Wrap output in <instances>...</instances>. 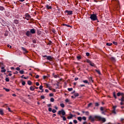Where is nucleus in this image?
Returning <instances> with one entry per match:
<instances>
[{
  "label": "nucleus",
  "instance_id": "nucleus-23",
  "mask_svg": "<svg viewBox=\"0 0 124 124\" xmlns=\"http://www.w3.org/2000/svg\"><path fill=\"white\" fill-rule=\"evenodd\" d=\"M37 34L38 35H40L41 34V31L40 30H37Z\"/></svg>",
  "mask_w": 124,
  "mask_h": 124
},
{
  "label": "nucleus",
  "instance_id": "nucleus-53",
  "mask_svg": "<svg viewBox=\"0 0 124 124\" xmlns=\"http://www.w3.org/2000/svg\"><path fill=\"white\" fill-rule=\"evenodd\" d=\"M6 71V70H5V69H4L1 70V72H5Z\"/></svg>",
  "mask_w": 124,
  "mask_h": 124
},
{
  "label": "nucleus",
  "instance_id": "nucleus-18",
  "mask_svg": "<svg viewBox=\"0 0 124 124\" xmlns=\"http://www.w3.org/2000/svg\"><path fill=\"white\" fill-rule=\"evenodd\" d=\"M0 10L1 11H4V10H5V9L3 6H0Z\"/></svg>",
  "mask_w": 124,
  "mask_h": 124
},
{
  "label": "nucleus",
  "instance_id": "nucleus-56",
  "mask_svg": "<svg viewBox=\"0 0 124 124\" xmlns=\"http://www.w3.org/2000/svg\"><path fill=\"white\" fill-rule=\"evenodd\" d=\"M7 47L10 48V49H11V48H12V46H10V45H7Z\"/></svg>",
  "mask_w": 124,
  "mask_h": 124
},
{
  "label": "nucleus",
  "instance_id": "nucleus-37",
  "mask_svg": "<svg viewBox=\"0 0 124 124\" xmlns=\"http://www.w3.org/2000/svg\"><path fill=\"white\" fill-rule=\"evenodd\" d=\"M50 101L51 102H54V101H55V99H54V98H51Z\"/></svg>",
  "mask_w": 124,
  "mask_h": 124
},
{
  "label": "nucleus",
  "instance_id": "nucleus-11",
  "mask_svg": "<svg viewBox=\"0 0 124 124\" xmlns=\"http://www.w3.org/2000/svg\"><path fill=\"white\" fill-rule=\"evenodd\" d=\"M45 7H46V9H48V10H50V9H52V6H49L48 4H46L45 6Z\"/></svg>",
  "mask_w": 124,
  "mask_h": 124
},
{
  "label": "nucleus",
  "instance_id": "nucleus-29",
  "mask_svg": "<svg viewBox=\"0 0 124 124\" xmlns=\"http://www.w3.org/2000/svg\"><path fill=\"white\" fill-rule=\"evenodd\" d=\"M112 44V43H107L106 45L107 46H111Z\"/></svg>",
  "mask_w": 124,
  "mask_h": 124
},
{
  "label": "nucleus",
  "instance_id": "nucleus-62",
  "mask_svg": "<svg viewBox=\"0 0 124 124\" xmlns=\"http://www.w3.org/2000/svg\"><path fill=\"white\" fill-rule=\"evenodd\" d=\"M53 76H54V78H57L58 77V75H54Z\"/></svg>",
  "mask_w": 124,
  "mask_h": 124
},
{
  "label": "nucleus",
  "instance_id": "nucleus-38",
  "mask_svg": "<svg viewBox=\"0 0 124 124\" xmlns=\"http://www.w3.org/2000/svg\"><path fill=\"white\" fill-rule=\"evenodd\" d=\"M85 114L86 116H89V115H90V112L89 111H86Z\"/></svg>",
  "mask_w": 124,
  "mask_h": 124
},
{
  "label": "nucleus",
  "instance_id": "nucleus-5",
  "mask_svg": "<svg viewBox=\"0 0 124 124\" xmlns=\"http://www.w3.org/2000/svg\"><path fill=\"white\" fill-rule=\"evenodd\" d=\"M86 62H88V63H89L90 65L91 66L95 67V65L93 62H91L90 60L87 59Z\"/></svg>",
  "mask_w": 124,
  "mask_h": 124
},
{
  "label": "nucleus",
  "instance_id": "nucleus-19",
  "mask_svg": "<svg viewBox=\"0 0 124 124\" xmlns=\"http://www.w3.org/2000/svg\"><path fill=\"white\" fill-rule=\"evenodd\" d=\"M95 71L96 72H97V73H98V74H99V75H101V73H100V71L99 70H95Z\"/></svg>",
  "mask_w": 124,
  "mask_h": 124
},
{
  "label": "nucleus",
  "instance_id": "nucleus-15",
  "mask_svg": "<svg viewBox=\"0 0 124 124\" xmlns=\"http://www.w3.org/2000/svg\"><path fill=\"white\" fill-rule=\"evenodd\" d=\"M118 100H119V101H121V102H124V95L122 96V97H121V99H118Z\"/></svg>",
  "mask_w": 124,
  "mask_h": 124
},
{
  "label": "nucleus",
  "instance_id": "nucleus-32",
  "mask_svg": "<svg viewBox=\"0 0 124 124\" xmlns=\"http://www.w3.org/2000/svg\"><path fill=\"white\" fill-rule=\"evenodd\" d=\"M113 97L115 98V99H117V96L116 95V93H113Z\"/></svg>",
  "mask_w": 124,
  "mask_h": 124
},
{
  "label": "nucleus",
  "instance_id": "nucleus-41",
  "mask_svg": "<svg viewBox=\"0 0 124 124\" xmlns=\"http://www.w3.org/2000/svg\"><path fill=\"white\" fill-rule=\"evenodd\" d=\"M112 43L114 45H116V46L118 45V43L117 42H113Z\"/></svg>",
  "mask_w": 124,
  "mask_h": 124
},
{
  "label": "nucleus",
  "instance_id": "nucleus-12",
  "mask_svg": "<svg viewBox=\"0 0 124 124\" xmlns=\"http://www.w3.org/2000/svg\"><path fill=\"white\" fill-rule=\"evenodd\" d=\"M46 59L48 61H50V62H52V60H53V57H52V56H48L47 57Z\"/></svg>",
  "mask_w": 124,
  "mask_h": 124
},
{
  "label": "nucleus",
  "instance_id": "nucleus-55",
  "mask_svg": "<svg viewBox=\"0 0 124 124\" xmlns=\"http://www.w3.org/2000/svg\"><path fill=\"white\" fill-rule=\"evenodd\" d=\"M86 55L87 56V57H89V56H90V53L87 52L86 53Z\"/></svg>",
  "mask_w": 124,
  "mask_h": 124
},
{
  "label": "nucleus",
  "instance_id": "nucleus-45",
  "mask_svg": "<svg viewBox=\"0 0 124 124\" xmlns=\"http://www.w3.org/2000/svg\"><path fill=\"white\" fill-rule=\"evenodd\" d=\"M100 110L101 111H104V108L103 107H101L100 108Z\"/></svg>",
  "mask_w": 124,
  "mask_h": 124
},
{
  "label": "nucleus",
  "instance_id": "nucleus-7",
  "mask_svg": "<svg viewBox=\"0 0 124 124\" xmlns=\"http://www.w3.org/2000/svg\"><path fill=\"white\" fill-rule=\"evenodd\" d=\"M116 2V7L117 8H120V1H119L118 0H115Z\"/></svg>",
  "mask_w": 124,
  "mask_h": 124
},
{
  "label": "nucleus",
  "instance_id": "nucleus-30",
  "mask_svg": "<svg viewBox=\"0 0 124 124\" xmlns=\"http://www.w3.org/2000/svg\"><path fill=\"white\" fill-rule=\"evenodd\" d=\"M78 120L79 121V122H81L82 121V117H78Z\"/></svg>",
  "mask_w": 124,
  "mask_h": 124
},
{
  "label": "nucleus",
  "instance_id": "nucleus-52",
  "mask_svg": "<svg viewBox=\"0 0 124 124\" xmlns=\"http://www.w3.org/2000/svg\"><path fill=\"white\" fill-rule=\"evenodd\" d=\"M16 70H17L18 71H20V67H17V68H16Z\"/></svg>",
  "mask_w": 124,
  "mask_h": 124
},
{
  "label": "nucleus",
  "instance_id": "nucleus-14",
  "mask_svg": "<svg viewBox=\"0 0 124 124\" xmlns=\"http://www.w3.org/2000/svg\"><path fill=\"white\" fill-rule=\"evenodd\" d=\"M109 59L113 62H116V58H115V57H110Z\"/></svg>",
  "mask_w": 124,
  "mask_h": 124
},
{
  "label": "nucleus",
  "instance_id": "nucleus-61",
  "mask_svg": "<svg viewBox=\"0 0 124 124\" xmlns=\"http://www.w3.org/2000/svg\"><path fill=\"white\" fill-rule=\"evenodd\" d=\"M32 42H33V43L35 44V43H36V41L35 40H32Z\"/></svg>",
  "mask_w": 124,
  "mask_h": 124
},
{
  "label": "nucleus",
  "instance_id": "nucleus-64",
  "mask_svg": "<svg viewBox=\"0 0 124 124\" xmlns=\"http://www.w3.org/2000/svg\"><path fill=\"white\" fill-rule=\"evenodd\" d=\"M36 85L37 86H39V82H36Z\"/></svg>",
  "mask_w": 124,
  "mask_h": 124
},
{
  "label": "nucleus",
  "instance_id": "nucleus-43",
  "mask_svg": "<svg viewBox=\"0 0 124 124\" xmlns=\"http://www.w3.org/2000/svg\"><path fill=\"white\" fill-rule=\"evenodd\" d=\"M52 31L53 32V33H56V30H55V29H53L52 30Z\"/></svg>",
  "mask_w": 124,
  "mask_h": 124
},
{
  "label": "nucleus",
  "instance_id": "nucleus-4",
  "mask_svg": "<svg viewBox=\"0 0 124 124\" xmlns=\"http://www.w3.org/2000/svg\"><path fill=\"white\" fill-rule=\"evenodd\" d=\"M94 118L95 119H97L99 120V121H102L103 123H105V122H106V119L105 118H102L101 116L96 115L95 116Z\"/></svg>",
  "mask_w": 124,
  "mask_h": 124
},
{
  "label": "nucleus",
  "instance_id": "nucleus-58",
  "mask_svg": "<svg viewBox=\"0 0 124 124\" xmlns=\"http://www.w3.org/2000/svg\"><path fill=\"white\" fill-rule=\"evenodd\" d=\"M54 96V94L51 93L49 94V96L51 97V96Z\"/></svg>",
  "mask_w": 124,
  "mask_h": 124
},
{
  "label": "nucleus",
  "instance_id": "nucleus-50",
  "mask_svg": "<svg viewBox=\"0 0 124 124\" xmlns=\"http://www.w3.org/2000/svg\"><path fill=\"white\" fill-rule=\"evenodd\" d=\"M116 108H117V106H114L113 107V110H116Z\"/></svg>",
  "mask_w": 124,
  "mask_h": 124
},
{
  "label": "nucleus",
  "instance_id": "nucleus-31",
  "mask_svg": "<svg viewBox=\"0 0 124 124\" xmlns=\"http://www.w3.org/2000/svg\"><path fill=\"white\" fill-rule=\"evenodd\" d=\"M67 90H68V91L69 92H71L72 91H73V88H68Z\"/></svg>",
  "mask_w": 124,
  "mask_h": 124
},
{
  "label": "nucleus",
  "instance_id": "nucleus-63",
  "mask_svg": "<svg viewBox=\"0 0 124 124\" xmlns=\"http://www.w3.org/2000/svg\"><path fill=\"white\" fill-rule=\"evenodd\" d=\"M4 90H5L6 92H9V89H5V88H4Z\"/></svg>",
  "mask_w": 124,
  "mask_h": 124
},
{
  "label": "nucleus",
  "instance_id": "nucleus-47",
  "mask_svg": "<svg viewBox=\"0 0 124 124\" xmlns=\"http://www.w3.org/2000/svg\"><path fill=\"white\" fill-rule=\"evenodd\" d=\"M82 120H83L84 121H86V120H87V118H86V117L83 116L82 117Z\"/></svg>",
  "mask_w": 124,
  "mask_h": 124
},
{
  "label": "nucleus",
  "instance_id": "nucleus-44",
  "mask_svg": "<svg viewBox=\"0 0 124 124\" xmlns=\"http://www.w3.org/2000/svg\"><path fill=\"white\" fill-rule=\"evenodd\" d=\"M48 44V45H52V41H49Z\"/></svg>",
  "mask_w": 124,
  "mask_h": 124
},
{
  "label": "nucleus",
  "instance_id": "nucleus-39",
  "mask_svg": "<svg viewBox=\"0 0 124 124\" xmlns=\"http://www.w3.org/2000/svg\"><path fill=\"white\" fill-rule=\"evenodd\" d=\"M22 86H25L26 85V82L24 81H22Z\"/></svg>",
  "mask_w": 124,
  "mask_h": 124
},
{
  "label": "nucleus",
  "instance_id": "nucleus-54",
  "mask_svg": "<svg viewBox=\"0 0 124 124\" xmlns=\"http://www.w3.org/2000/svg\"><path fill=\"white\" fill-rule=\"evenodd\" d=\"M48 111L49 112H52V108H48Z\"/></svg>",
  "mask_w": 124,
  "mask_h": 124
},
{
  "label": "nucleus",
  "instance_id": "nucleus-33",
  "mask_svg": "<svg viewBox=\"0 0 124 124\" xmlns=\"http://www.w3.org/2000/svg\"><path fill=\"white\" fill-rule=\"evenodd\" d=\"M19 73L21 74H24V73H25V71H24V70H21L19 71Z\"/></svg>",
  "mask_w": 124,
  "mask_h": 124
},
{
  "label": "nucleus",
  "instance_id": "nucleus-28",
  "mask_svg": "<svg viewBox=\"0 0 124 124\" xmlns=\"http://www.w3.org/2000/svg\"><path fill=\"white\" fill-rule=\"evenodd\" d=\"M60 106L61 107H62V108H64V104L63 103L60 104Z\"/></svg>",
  "mask_w": 124,
  "mask_h": 124
},
{
  "label": "nucleus",
  "instance_id": "nucleus-34",
  "mask_svg": "<svg viewBox=\"0 0 124 124\" xmlns=\"http://www.w3.org/2000/svg\"><path fill=\"white\" fill-rule=\"evenodd\" d=\"M112 113L115 114H117V112H116V109H113L112 111Z\"/></svg>",
  "mask_w": 124,
  "mask_h": 124
},
{
  "label": "nucleus",
  "instance_id": "nucleus-60",
  "mask_svg": "<svg viewBox=\"0 0 124 124\" xmlns=\"http://www.w3.org/2000/svg\"><path fill=\"white\" fill-rule=\"evenodd\" d=\"M65 102L67 103V102H69V100L68 99H66L65 100Z\"/></svg>",
  "mask_w": 124,
  "mask_h": 124
},
{
  "label": "nucleus",
  "instance_id": "nucleus-46",
  "mask_svg": "<svg viewBox=\"0 0 124 124\" xmlns=\"http://www.w3.org/2000/svg\"><path fill=\"white\" fill-rule=\"evenodd\" d=\"M42 89H43V86L40 85V87H39V89L40 90H43Z\"/></svg>",
  "mask_w": 124,
  "mask_h": 124
},
{
  "label": "nucleus",
  "instance_id": "nucleus-10",
  "mask_svg": "<svg viewBox=\"0 0 124 124\" xmlns=\"http://www.w3.org/2000/svg\"><path fill=\"white\" fill-rule=\"evenodd\" d=\"M1 21L2 22V26H3V27H4L6 25V22H5L4 20H3V19H1Z\"/></svg>",
  "mask_w": 124,
  "mask_h": 124
},
{
  "label": "nucleus",
  "instance_id": "nucleus-36",
  "mask_svg": "<svg viewBox=\"0 0 124 124\" xmlns=\"http://www.w3.org/2000/svg\"><path fill=\"white\" fill-rule=\"evenodd\" d=\"M74 95H75V96L76 97H77V96H79V93H74Z\"/></svg>",
  "mask_w": 124,
  "mask_h": 124
},
{
  "label": "nucleus",
  "instance_id": "nucleus-57",
  "mask_svg": "<svg viewBox=\"0 0 124 124\" xmlns=\"http://www.w3.org/2000/svg\"><path fill=\"white\" fill-rule=\"evenodd\" d=\"M47 107H52V105L51 104H48Z\"/></svg>",
  "mask_w": 124,
  "mask_h": 124
},
{
  "label": "nucleus",
  "instance_id": "nucleus-26",
  "mask_svg": "<svg viewBox=\"0 0 124 124\" xmlns=\"http://www.w3.org/2000/svg\"><path fill=\"white\" fill-rule=\"evenodd\" d=\"M35 88L33 86L30 87V91H34Z\"/></svg>",
  "mask_w": 124,
  "mask_h": 124
},
{
  "label": "nucleus",
  "instance_id": "nucleus-9",
  "mask_svg": "<svg viewBox=\"0 0 124 124\" xmlns=\"http://www.w3.org/2000/svg\"><path fill=\"white\" fill-rule=\"evenodd\" d=\"M65 12L66 13H68V15H71L73 13V11H68V10L65 11Z\"/></svg>",
  "mask_w": 124,
  "mask_h": 124
},
{
  "label": "nucleus",
  "instance_id": "nucleus-59",
  "mask_svg": "<svg viewBox=\"0 0 124 124\" xmlns=\"http://www.w3.org/2000/svg\"><path fill=\"white\" fill-rule=\"evenodd\" d=\"M47 78V76H43V79H44V80H45V79H46Z\"/></svg>",
  "mask_w": 124,
  "mask_h": 124
},
{
  "label": "nucleus",
  "instance_id": "nucleus-22",
  "mask_svg": "<svg viewBox=\"0 0 124 124\" xmlns=\"http://www.w3.org/2000/svg\"><path fill=\"white\" fill-rule=\"evenodd\" d=\"M4 114V113H3V110H2V109H0V114L2 116Z\"/></svg>",
  "mask_w": 124,
  "mask_h": 124
},
{
  "label": "nucleus",
  "instance_id": "nucleus-51",
  "mask_svg": "<svg viewBox=\"0 0 124 124\" xmlns=\"http://www.w3.org/2000/svg\"><path fill=\"white\" fill-rule=\"evenodd\" d=\"M41 98H42V99H44V98H45V96L44 95H41Z\"/></svg>",
  "mask_w": 124,
  "mask_h": 124
},
{
  "label": "nucleus",
  "instance_id": "nucleus-8",
  "mask_svg": "<svg viewBox=\"0 0 124 124\" xmlns=\"http://www.w3.org/2000/svg\"><path fill=\"white\" fill-rule=\"evenodd\" d=\"M22 50L23 51L24 54H27V53H29V51L27 50V49L24 47H21Z\"/></svg>",
  "mask_w": 124,
  "mask_h": 124
},
{
  "label": "nucleus",
  "instance_id": "nucleus-17",
  "mask_svg": "<svg viewBox=\"0 0 124 124\" xmlns=\"http://www.w3.org/2000/svg\"><path fill=\"white\" fill-rule=\"evenodd\" d=\"M14 22L16 25H18L19 24V21L17 19H15L14 20Z\"/></svg>",
  "mask_w": 124,
  "mask_h": 124
},
{
  "label": "nucleus",
  "instance_id": "nucleus-49",
  "mask_svg": "<svg viewBox=\"0 0 124 124\" xmlns=\"http://www.w3.org/2000/svg\"><path fill=\"white\" fill-rule=\"evenodd\" d=\"M52 113H56L57 112V110L56 109H53L52 110Z\"/></svg>",
  "mask_w": 124,
  "mask_h": 124
},
{
  "label": "nucleus",
  "instance_id": "nucleus-27",
  "mask_svg": "<svg viewBox=\"0 0 124 124\" xmlns=\"http://www.w3.org/2000/svg\"><path fill=\"white\" fill-rule=\"evenodd\" d=\"M94 105H95V107H98V106H99V103H94Z\"/></svg>",
  "mask_w": 124,
  "mask_h": 124
},
{
  "label": "nucleus",
  "instance_id": "nucleus-13",
  "mask_svg": "<svg viewBox=\"0 0 124 124\" xmlns=\"http://www.w3.org/2000/svg\"><path fill=\"white\" fill-rule=\"evenodd\" d=\"M117 96H120V95H122V96H123L124 95V94L123 93L118 92L117 93Z\"/></svg>",
  "mask_w": 124,
  "mask_h": 124
},
{
  "label": "nucleus",
  "instance_id": "nucleus-3",
  "mask_svg": "<svg viewBox=\"0 0 124 124\" xmlns=\"http://www.w3.org/2000/svg\"><path fill=\"white\" fill-rule=\"evenodd\" d=\"M90 18L92 21H96L97 20V16L95 14H91Z\"/></svg>",
  "mask_w": 124,
  "mask_h": 124
},
{
  "label": "nucleus",
  "instance_id": "nucleus-24",
  "mask_svg": "<svg viewBox=\"0 0 124 124\" xmlns=\"http://www.w3.org/2000/svg\"><path fill=\"white\" fill-rule=\"evenodd\" d=\"M32 82L31 81V80H28V85H29V86L31 85Z\"/></svg>",
  "mask_w": 124,
  "mask_h": 124
},
{
  "label": "nucleus",
  "instance_id": "nucleus-21",
  "mask_svg": "<svg viewBox=\"0 0 124 124\" xmlns=\"http://www.w3.org/2000/svg\"><path fill=\"white\" fill-rule=\"evenodd\" d=\"M72 118H73V115L72 114H70V116L67 117L68 120H70V119H72Z\"/></svg>",
  "mask_w": 124,
  "mask_h": 124
},
{
  "label": "nucleus",
  "instance_id": "nucleus-42",
  "mask_svg": "<svg viewBox=\"0 0 124 124\" xmlns=\"http://www.w3.org/2000/svg\"><path fill=\"white\" fill-rule=\"evenodd\" d=\"M5 81L6 82H9V78H6Z\"/></svg>",
  "mask_w": 124,
  "mask_h": 124
},
{
  "label": "nucleus",
  "instance_id": "nucleus-20",
  "mask_svg": "<svg viewBox=\"0 0 124 124\" xmlns=\"http://www.w3.org/2000/svg\"><path fill=\"white\" fill-rule=\"evenodd\" d=\"M62 26H65V27H68V28H72V27L69 25L66 24H63Z\"/></svg>",
  "mask_w": 124,
  "mask_h": 124
},
{
  "label": "nucleus",
  "instance_id": "nucleus-16",
  "mask_svg": "<svg viewBox=\"0 0 124 124\" xmlns=\"http://www.w3.org/2000/svg\"><path fill=\"white\" fill-rule=\"evenodd\" d=\"M89 120H91V122H94V118L92 117V116H90L89 117Z\"/></svg>",
  "mask_w": 124,
  "mask_h": 124
},
{
  "label": "nucleus",
  "instance_id": "nucleus-40",
  "mask_svg": "<svg viewBox=\"0 0 124 124\" xmlns=\"http://www.w3.org/2000/svg\"><path fill=\"white\" fill-rule=\"evenodd\" d=\"M83 83H85V84H88L89 82L87 80H85L83 81Z\"/></svg>",
  "mask_w": 124,
  "mask_h": 124
},
{
  "label": "nucleus",
  "instance_id": "nucleus-1",
  "mask_svg": "<svg viewBox=\"0 0 124 124\" xmlns=\"http://www.w3.org/2000/svg\"><path fill=\"white\" fill-rule=\"evenodd\" d=\"M65 111L63 109H62L61 110H59L58 112V114L59 115L61 118H62L63 121H66V118L64 116L65 115Z\"/></svg>",
  "mask_w": 124,
  "mask_h": 124
},
{
  "label": "nucleus",
  "instance_id": "nucleus-2",
  "mask_svg": "<svg viewBox=\"0 0 124 124\" xmlns=\"http://www.w3.org/2000/svg\"><path fill=\"white\" fill-rule=\"evenodd\" d=\"M35 29H31L30 31H27L26 32V35L28 36V37H31L32 34H34L35 33Z\"/></svg>",
  "mask_w": 124,
  "mask_h": 124
},
{
  "label": "nucleus",
  "instance_id": "nucleus-6",
  "mask_svg": "<svg viewBox=\"0 0 124 124\" xmlns=\"http://www.w3.org/2000/svg\"><path fill=\"white\" fill-rule=\"evenodd\" d=\"M25 19L26 20H27V21H29V20H30V19H31V16L30 14H26L25 15Z\"/></svg>",
  "mask_w": 124,
  "mask_h": 124
},
{
  "label": "nucleus",
  "instance_id": "nucleus-25",
  "mask_svg": "<svg viewBox=\"0 0 124 124\" xmlns=\"http://www.w3.org/2000/svg\"><path fill=\"white\" fill-rule=\"evenodd\" d=\"M77 59L78 60V61H80V60H81V59H82V57H81V56H78L77 57Z\"/></svg>",
  "mask_w": 124,
  "mask_h": 124
},
{
  "label": "nucleus",
  "instance_id": "nucleus-48",
  "mask_svg": "<svg viewBox=\"0 0 124 124\" xmlns=\"http://www.w3.org/2000/svg\"><path fill=\"white\" fill-rule=\"evenodd\" d=\"M73 122H74V124H77V123H78V122H77V120H73Z\"/></svg>",
  "mask_w": 124,
  "mask_h": 124
},
{
  "label": "nucleus",
  "instance_id": "nucleus-35",
  "mask_svg": "<svg viewBox=\"0 0 124 124\" xmlns=\"http://www.w3.org/2000/svg\"><path fill=\"white\" fill-rule=\"evenodd\" d=\"M92 105H93V103H90L88 105V108H89V107H91V106H92Z\"/></svg>",
  "mask_w": 124,
  "mask_h": 124
}]
</instances>
